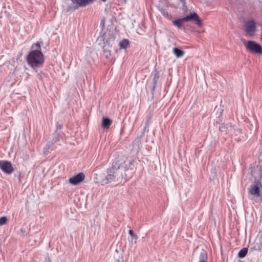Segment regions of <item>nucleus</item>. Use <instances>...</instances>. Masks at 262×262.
Listing matches in <instances>:
<instances>
[{
  "mask_svg": "<svg viewBox=\"0 0 262 262\" xmlns=\"http://www.w3.org/2000/svg\"><path fill=\"white\" fill-rule=\"evenodd\" d=\"M32 50L27 57L28 64L34 69L42 66L44 57L41 51L40 45L38 42L33 44L31 47Z\"/></svg>",
  "mask_w": 262,
  "mask_h": 262,
  "instance_id": "obj_1",
  "label": "nucleus"
},
{
  "mask_svg": "<svg viewBox=\"0 0 262 262\" xmlns=\"http://www.w3.org/2000/svg\"><path fill=\"white\" fill-rule=\"evenodd\" d=\"M119 169L122 171L124 180H127L132 177L137 168V162L134 159H119L116 161Z\"/></svg>",
  "mask_w": 262,
  "mask_h": 262,
  "instance_id": "obj_2",
  "label": "nucleus"
},
{
  "mask_svg": "<svg viewBox=\"0 0 262 262\" xmlns=\"http://www.w3.org/2000/svg\"><path fill=\"white\" fill-rule=\"evenodd\" d=\"M106 172L105 178L101 181L102 184H107L112 182L120 183L122 180H124L123 173L116 161L113 163L112 167L108 168Z\"/></svg>",
  "mask_w": 262,
  "mask_h": 262,
  "instance_id": "obj_3",
  "label": "nucleus"
},
{
  "mask_svg": "<svg viewBox=\"0 0 262 262\" xmlns=\"http://www.w3.org/2000/svg\"><path fill=\"white\" fill-rule=\"evenodd\" d=\"M188 21H192L199 27L202 26V20L199 15L195 12L191 13L184 17L173 20L172 24L174 26L178 27L179 29H181L183 28V24Z\"/></svg>",
  "mask_w": 262,
  "mask_h": 262,
  "instance_id": "obj_4",
  "label": "nucleus"
},
{
  "mask_svg": "<svg viewBox=\"0 0 262 262\" xmlns=\"http://www.w3.org/2000/svg\"><path fill=\"white\" fill-rule=\"evenodd\" d=\"M248 192L250 199H255V201L256 203H262V187L256 179L248 189Z\"/></svg>",
  "mask_w": 262,
  "mask_h": 262,
  "instance_id": "obj_5",
  "label": "nucleus"
},
{
  "mask_svg": "<svg viewBox=\"0 0 262 262\" xmlns=\"http://www.w3.org/2000/svg\"><path fill=\"white\" fill-rule=\"evenodd\" d=\"M244 44L249 52L258 55L262 54V47L256 41L248 40L246 42L245 41Z\"/></svg>",
  "mask_w": 262,
  "mask_h": 262,
  "instance_id": "obj_6",
  "label": "nucleus"
},
{
  "mask_svg": "<svg viewBox=\"0 0 262 262\" xmlns=\"http://www.w3.org/2000/svg\"><path fill=\"white\" fill-rule=\"evenodd\" d=\"M0 169L5 173L10 174L14 171V168L10 161H0Z\"/></svg>",
  "mask_w": 262,
  "mask_h": 262,
  "instance_id": "obj_7",
  "label": "nucleus"
},
{
  "mask_svg": "<svg viewBox=\"0 0 262 262\" xmlns=\"http://www.w3.org/2000/svg\"><path fill=\"white\" fill-rule=\"evenodd\" d=\"M249 169L250 173L253 177L256 178L258 176H261L262 168L259 163H255L252 164Z\"/></svg>",
  "mask_w": 262,
  "mask_h": 262,
  "instance_id": "obj_8",
  "label": "nucleus"
},
{
  "mask_svg": "<svg viewBox=\"0 0 262 262\" xmlns=\"http://www.w3.org/2000/svg\"><path fill=\"white\" fill-rule=\"evenodd\" d=\"M245 32L249 34L250 36L253 35L254 32L256 30V25L254 20H249L245 24Z\"/></svg>",
  "mask_w": 262,
  "mask_h": 262,
  "instance_id": "obj_9",
  "label": "nucleus"
},
{
  "mask_svg": "<svg viewBox=\"0 0 262 262\" xmlns=\"http://www.w3.org/2000/svg\"><path fill=\"white\" fill-rule=\"evenodd\" d=\"M85 175L83 172H79L76 175L70 178L69 180V183L74 185H77L84 179Z\"/></svg>",
  "mask_w": 262,
  "mask_h": 262,
  "instance_id": "obj_10",
  "label": "nucleus"
},
{
  "mask_svg": "<svg viewBox=\"0 0 262 262\" xmlns=\"http://www.w3.org/2000/svg\"><path fill=\"white\" fill-rule=\"evenodd\" d=\"M233 129H234V125H232L231 123L222 124L219 127L220 131L225 134H232Z\"/></svg>",
  "mask_w": 262,
  "mask_h": 262,
  "instance_id": "obj_11",
  "label": "nucleus"
},
{
  "mask_svg": "<svg viewBox=\"0 0 262 262\" xmlns=\"http://www.w3.org/2000/svg\"><path fill=\"white\" fill-rule=\"evenodd\" d=\"M95 0H72V1L76 4L74 6V9H77L79 7H84L91 4H92Z\"/></svg>",
  "mask_w": 262,
  "mask_h": 262,
  "instance_id": "obj_12",
  "label": "nucleus"
},
{
  "mask_svg": "<svg viewBox=\"0 0 262 262\" xmlns=\"http://www.w3.org/2000/svg\"><path fill=\"white\" fill-rule=\"evenodd\" d=\"M160 77V73L159 71L155 70V73L154 74L153 80H152V86L150 88V90L151 93L153 94L155 90L157 83Z\"/></svg>",
  "mask_w": 262,
  "mask_h": 262,
  "instance_id": "obj_13",
  "label": "nucleus"
},
{
  "mask_svg": "<svg viewBox=\"0 0 262 262\" xmlns=\"http://www.w3.org/2000/svg\"><path fill=\"white\" fill-rule=\"evenodd\" d=\"M112 122L113 121L110 118L108 117H103L102 120V127L103 129H108Z\"/></svg>",
  "mask_w": 262,
  "mask_h": 262,
  "instance_id": "obj_14",
  "label": "nucleus"
},
{
  "mask_svg": "<svg viewBox=\"0 0 262 262\" xmlns=\"http://www.w3.org/2000/svg\"><path fill=\"white\" fill-rule=\"evenodd\" d=\"M199 262H207L208 256L206 251L203 250L199 255Z\"/></svg>",
  "mask_w": 262,
  "mask_h": 262,
  "instance_id": "obj_15",
  "label": "nucleus"
},
{
  "mask_svg": "<svg viewBox=\"0 0 262 262\" xmlns=\"http://www.w3.org/2000/svg\"><path fill=\"white\" fill-rule=\"evenodd\" d=\"M120 49H126L129 46V41L127 39H123L119 43Z\"/></svg>",
  "mask_w": 262,
  "mask_h": 262,
  "instance_id": "obj_16",
  "label": "nucleus"
},
{
  "mask_svg": "<svg viewBox=\"0 0 262 262\" xmlns=\"http://www.w3.org/2000/svg\"><path fill=\"white\" fill-rule=\"evenodd\" d=\"M173 53L177 57L180 58L184 55L185 52L178 48H174L173 49Z\"/></svg>",
  "mask_w": 262,
  "mask_h": 262,
  "instance_id": "obj_17",
  "label": "nucleus"
},
{
  "mask_svg": "<svg viewBox=\"0 0 262 262\" xmlns=\"http://www.w3.org/2000/svg\"><path fill=\"white\" fill-rule=\"evenodd\" d=\"M60 133L61 132H55V133L53 135L52 140L50 142L51 145H53L54 143L57 142L59 140L60 137Z\"/></svg>",
  "mask_w": 262,
  "mask_h": 262,
  "instance_id": "obj_18",
  "label": "nucleus"
},
{
  "mask_svg": "<svg viewBox=\"0 0 262 262\" xmlns=\"http://www.w3.org/2000/svg\"><path fill=\"white\" fill-rule=\"evenodd\" d=\"M129 234L131 236L132 244H136L138 238V236L136 234H135L133 230H129L128 231Z\"/></svg>",
  "mask_w": 262,
  "mask_h": 262,
  "instance_id": "obj_19",
  "label": "nucleus"
},
{
  "mask_svg": "<svg viewBox=\"0 0 262 262\" xmlns=\"http://www.w3.org/2000/svg\"><path fill=\"white\" fill-rule=\"evenodd\" d=\"M248 251V248H242L238 253V257L241 258L245 257L247 254Z\"/></svg>",
  "mask_w": 262,
  "mask_h": 262,
  "instance_id": "obj_20",
  "label": "nucleus"
},
{
  "mask_svg": "<svg viewBox=\"0 0 262 262\" xmlns=\"http://www.w3.org/2000/svg\"><path fill=\"white\" fill-rule=\"evenodd\" d=\"M231 134L234 135L235 136H237V140H239L240 139L242 134L241 129L237 128L236 126H234V129H233V130L232 131V134Z\"/></svg>",
  "mask_w": 262,
  "mask_h": 262,
  "instance_id": "obj_21",
  "label": "nucleus"
},
{
  "mask_svg": "<svg viewBox=\"0 0 262 262\" xmlns=\"http://www.w3.org/2000/svg\"><path fill=\"white\" fill-rule=\"evenodd\" d=\"M152 117V114L150 112H149V113L148 114V115H147V117H146L145 126L144 128V130H145L146 128L148 127L149 124L151 122Z\"/></svg>",
  "mask_w": 262,
  "mask_h": 262,
  "instance_id": "obj_22",
  "label": "nucleus"
},
{
  "mask_svg": "<svg viewBox=\"0 0 262 262\" xmlns=\"http://www.w3.org/2000/svg\"><path fill=\"white\" fill-rule=\"evenodd\" d=\"M160 11V12L161 13V14L164 16H165L166 18H168V19H170L171 18V15L169 14L166 10H165L164 9H161Z\"/></svg>",
  "mask_w": 262,
  "mask_h": 262,
  "instance_id": "obj_23",
  "label": "nucleus"
},
{
  "mask_svg": "<svg viewBox=\"0 0 262 262\" xmlns=\"http://www.w3.org/2000/svg\"><path fill=\"white\" fill-rule=\"evenodd\" d=\"M7 218L6 216H2L0 217V225H3L7 223Z\"/></svg>",
  "mask_w": 262,
  "mask_h": 262,
  "instance_id": "obj_24",
  "label": "nucleus"
},
{
  "mask_svg": "<svg viewBox=\"0 0 262 262\" xmlns=\"http://www.w3.org/2000/svg\"><path fill=\"white\" fill-rule=\"evenodd\" d=\"M62 124L59 123V122H58L57 123L56 129L55 132H61L60 130L62 129Z\"/></svg>",
  "mask_w": 262,
  "mask_h": 262,
  "instance_id": "obj_25",
  "label": "nucleus"
},
{
  "mask_svg": "<svg viewBox=\"0 0 262 262\" xmlns=\"http://www.w3.org/2000/svg\"><path fill=\"white\" fill-rule=\"evenodd\" d=\"M257 250H259V249H257L256 246H253V247H250V252H253L254 251Z\"/></svg>",
  "mask_w": 262,
  "mask_h": 262,
  "instance_id": "obj_26",
  "label": "nucleus"
},
{
  "mask_svg": "<svg viewBox=\"0 0 262 262\" xmlns=\"http://www.w3.org/2000/svg\"><path fill=\"white\" fill-rule=\"evenodd\" d=\"M20 232L21 235L22 236H26V231L24 229L21 228L20 230Z\"/></svg>",
  "mask_w": 262,
  "mask_h": 262,
  "instance_id": "obj_27",
  "label": "nucleus"
},
{
  "mask_svg": "<svg viewBox=\"0 0 262 262\" xmlns=\"http://www.w3.org/2000/svg\"><path fill=\"white\" fill-rule=\"evenodd\" d=\"M257 181L261 185V187H262V173L261 176L260 177L259 179H256Z\"/></svg>",
  "mask_w": 262,
  "mask_h": 262,
  "instance_id": "obj_28",
  "label": "nucleus"
},
{
  "mask_svg": "<svg viewBox=\"0 0 262 262\" xmlns=\"http://www.w3.org/2000/svg\"><path fill=\"white\" fill-rule=\"evenodd\" d=\"M45 262H52V261L49 257H47L45 259Z\"/></svg>",
  "mask_w": 262,
  "mask_h": 262,
  "instance_id": "obj_29",
  "label": "nucleus"
},
{
  "mask_svg": "<svg viewBox=\"0 0 262 262\" xmlns=\"http://www.w3.org/2000/svg\"><path fill=\"white\" fill-rule=\"evenodd\" d=\"M41 74H42V72H40V73H38V77H39V79L40 80H42V76H41Z\"/></svg>",
  "mask_w": 262,
  "mask_h": 262,
  "instance_id": "obj_30",
  "label": "nucleus"
},
{
  "mask_svg": "<svg viewBox=\"0 0 262 262\" xmlns=\"http://www.w3.org/2000/svg\"><path fill=\"white\" fill-rule=\"evenodd\" d=\"M104 23H105L104 19H102L101 20V25H102V26H104Z\"/></svg>",
  "mask_w": 262,
  "mask_h": 262,
  "instance_id": "obj_31",
  "label": "nucleus"
},
{
  "mask_svg": "<svg viewBox=\"0 0 262 262\" xmlns=\"http://www.w3.org/2000/svg\"><path fill=\"white\" fill-rule=\"evenodd\" d=\"M46 146L48 147V149L50 148V142L46 145Z\"/></svg>",
  "mask_w": 262,
  "mask_h": 262,
  "instance_id": "obj_32",
  "label": "nucleus"
},
{
  "mask_svg": "<svg viewBox=\"0 0 262 262\" xmlns=\"http://www.w3.org/2000/svg\"><path fill=\"white\" fill-rule=\"evenodd\" d=\"M108 55H109V56H110V53H108V54H107V55H106V58H108Z\"/></svg>",
  "mask_w": 262,
  "mask_h": 262,
  "instance_id": "obj_33",
  "label": "nucleus"
},
{
  "mask_svg": "<svg viewBox=\"0 0 262 262\" xmlns=\"http://www.w3.org/2000/svg\"><path fill=\"white\" fill-rule=\"evenodd\" d=\"M108 55H109V56H110V53H108V54H107V55H106V58H108Z\"/></svg>",
  "mask_w": 262,
  "mask_h": 262,
  "instance_id": "obj_34",
  "label": "nucleus"
},
{
  "mask_svg": "<svg viewBox=\"0 0 262 262\" xmlns=\"http://www.w3.org/2000/svg\"><path fill=\"white\" fill-rule=\"evenodd\" d=\"M116 262H119V259H117L116 260H115Z\"/></svg>",
  "mask_w": 262,
  "mask_h": 262,
  "instance_id": "obj_35",
  "label": "nucleus"
},
{
  "mask_svg": "<svg viewBox=\"0 0 262 262\" xmlns=\"http://www.w3.org/2000/svg\"><path fill=\"white\" fill-rule=\"evenodd\" d=\"M239 262H244V261H239Z\"/></svg>",
  "mask_w": 262,
  "mask_h": 262,
  "instance_id": "obj_36",
  "label": "nucleus"
}]
</instances>
